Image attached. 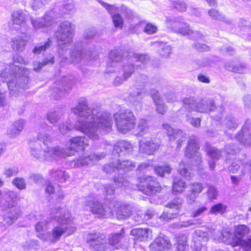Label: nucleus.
<instances>
[{
  "mask_svg": "<svg viewBox=\"0 0 251 251\" xmlns=\"http://www.w3.org/2000/svg\"><path fill=\"white\" fill-rule=\"evenodd\" d=\"M73 112L77 118L75 128L92 140H98L102 132H109L111 129V115L102 113L97 104L90 107L87 102L82 100L73 109Z\"/></svg>",
  "mask_w": 251,
  "mask_h": 251,
  "instance_id": "f257e3e1",
  "label": "nucleus"
},
{
  "mask_svg": "<svg viewBox=\"0 0 251 251\" xmlns=\"http://www.w3.org/2000/svg\"><path fill=\"white\" fill-rule=\"evenodd\" d=\"M23 59L21 57H13L14 63L9 65V69L2 71L0 73L1 81L6 82V85L9 90L10 97H16L18 93L28 88V78L21 75V69L15 63H21Z\"/></svg>",
  "mask_w": 251,
  "mask_h": 251,
  "instance_id": "f03ea898",
  "label": "nucleus"
},
{
  "mask_svg": "<svg viewBox=\"0 0 251 251\" xmlns=\"http://www.w3.org/2000/svg\"><path fill=\"white\" fill-rule=\"evenodd\" d=\"M17 200V197L13 192L3 194L0 199V208L4 212L3 220L9 225L14 223L20 215Z\"/></svg>",
  "mask_w": 251,
  "mask_h": 251,
  "instance_id": "7ed1b4c3",
  "label": "nucleus"
},
{
  "mask_svg": "<svg viewBox=\"0 0 251 251\" xmlns=\"http://www.w3.org/2000/svg\"><path fill=\"white\" fill-rule=\"evenodd\" d=\"M56 211L54 218L58 223L59 226L54 228L52 234L54 239L58 240L63 233H66L68 235L73 233L76 228L68 211L60 208L56 209Z\"/></svg>",
  "mask_w": 251,
  "mask_h": 251,
  "instance_id": "20e7f679",
  "label": "nucleus"
},
{
  "mask_svg": "<svg viewBox=\"0 0 251 251\" xmlns=\"http://www.w3.org/2000/svg\"><path fill=\"white\" fill-rule=\"evenodd\" d=\"M74 25L68 21H65L59 25L56 32V38L58 43V54L62 59H67L65 55L67 47L72 42Z\"/></svg>",
  "mask_w": 251,
  "mask_h": 251,
  "instance_id": "39448f33",
  "label": "nucleus"
},
{
  "mask_svg": "<svg viewBox=\"0 0 251 251\" xmlns=\"http://www.w3.org/2000/svg\"><path fill=\"white\" fill-rule=\"evenodd\" d=\"M183 108L188 112L192 111L201 113H209L214 111L216 106L214 100L212 98H205L199 101L196 100L194 97H189L182 100Z\"/></svg>",
  "mask_w": 251,
  "mask_h": 251,
  "instance_id": "423d86ee",
  "label": "nucleus"
},
{
  "mask_svg": "<svg viewBox=\"0 0 251 251\" xmlns=\"http://www.w3.org/2000/svg\"><path fill=\"white\" fill-rule=\"evenodd\" d=\"M118 130L125 134L132 129L135 125L136 117L129 109L120 111L113 116Z\"/></svg>",
  "mask_w": 251,
  "mask_h": 251,
  "instance_id": "0eeeda50",
  "label": "nucleus"
},
{
  "mask_svg": "<svg viewBox=\"0 0 251 251\" xmlns=\"http://www.w3.org/2000/svg\"><path fill=\"white\" fill-rule=\"evenodd\" d=\"M115 201H111L108 205H103L98 200H88L84 202V208L89 209L97 217L102 218H110L113 215V206H116Z\"/></svg>",
  "mask_w": 251,
  "mask_h": 251,
  "instance_id": "6e6552de",
  "label": "nucleus"
},
{
  "mask_svg": "<svg viewBox=\"0 0 251 251\" xmlns=\"http://www.w3.org/2000/svg\"><path fill=\"white\" fill-rule=\"evenodd\" d=\"M166 23L174 32L180 33L181 35L189 34L191 32L189 25L184 21L182 16L167 17Z\"/></svg>",
  "mask_w": 251,
  "mask_h": 251,
  "instance_id": "1a4fd4ad",
  "label": "nucleus"
},
{
  "mask_svg": "<svg viewBox=\"0 0 251 251\" xmlns=\"http://www.w3.org/2000/svg\"><path fill=\"white\" fill-rule=\"evenodd\" d=\"M139 190L147 195H153L159 192L161 187L153 176H147L141 178Z\"/></svg>",
  "mask_w": 251,
  "mask_h": 251,
  "instance_id": "9d476101",
  "label": "nucleus"
},
{
  "mask_svg": "<svg viewBox=\"0 0 251 251\" xmlns=\"http://www.w3.org/2000/svg\"><path fill=\"white\" fill-rule=\"evenodd\" d=\"M199 146L198 143V139L195 135L189 137L187 146L185 151V155L188 158H193L195 160V164L199 166L202 162L201 153L198 151Z\"/></svg>",
  "mask_w": 251,
  "mask_h": 251,
  "instance_id": "9b49d317",
  "label": "nucleus"
},
{
  "mask_svg": "<svg viewBox=\"0 0 251 251\" xmlns=\"http://www.w3.org/2000/svg\"><path fill=\"white\" fill-rule=\"evenodd\" d=\"M105 235L100 233L91 234L87 242L89 246L97 251H106L109 249Z\"/></svg>",
  "mask_w": 251,
  "mask_h": 251,
  "instance_id": "f8f14e48",
  "label": "nucleus"
},
{
  "mask_svg": "<svg viewBox=\"0 0 251 251\" xmlns=\"http://www.w3.org/2000/svg\"><path fill=\"white\" fill-rule=\"evenodd\" d=\"M250 232L248 227L245 225H239L235 229V238L236 240H239L238 246H241L243 249L247 250L248 251H251V236L248 238L247 240L242 238Z\"/></svg>",
  "mask_w": 251,
  "mask_h": 251,
  "instance_id": "ddd939ff",
  "label": "nucleus"
},
{
  "mask_svg": "<svg viewBox=\"0 0 251 251\" xmlns=\"http://www.w3.org/2000/svg\"><path fill=\"white\" fill-rule=\"evenodd\" d=\"M162 126L166 130L169 140L170 141L176 140L177 145V148L181 146V143L186 141V134L183 132L181 129L174 128L168 124H164Z\"/></svg>",
  "mask_w": 251,
  "mask_h": 251,
  "instance_id": "4468645a",
  "label": "nucleus"
},
{
  "mask_svg": "<svg viewBox=\"0 0 251 251\" xmlns=\"http://www.w3.org/2000/svg\"><path fill=\"white\" fill-rule=\"evenodd\" d=\"M235 138L246 146H251V120L247 119Z\"/></svg>",
  "mask_w": 251,
  "mask_h": 251,
  "instance_id": "2eb2a0df",
  "label": "nucleus"
},
{
  "mask_svg": "<svg viewBox=\"0 0 251 251\" xmlns=\"http://www.w3.org/2000/svg\"><path fill=\"white\" fill-rule=\"evenodd\" d=\"M160 144L152 140H147L143 139L139 141V151L142 153L147 155L153 154L159 149Z\"/></svg>",
  "mask_w": 251,
  "mask_h": 251,
  "instance_id": "dca6fc26",
  "label": "nucleus"
},
{
  "mask_svg": "<svg viewBox=\"0 0 251 251\" xmlns=\"http://www.w3.org/2000/svg\"><path fill=\"white\" fill-rule=\"evenodd\" d=\"M30 39L28 31L21 32V35L14 38L12 42V48L14 50L22 51L25 46L26 43Z\"/></svg>",
  "mask_w": 251,
  "mask_h": 251,
  "instance_id": "f3484780",
  "label": "nucleus"
},
{
  "mask_svg": "<svg viewBox=\"0 0 251 251\" xmlns=\"http://www.w3.org/2000/svg\"><path fill=\"white\" fill-rule=\"evenodd\" d=\"M26 15L22 10L14 11L12 14V20L14 25H18L21 32H26L29 27L26 25Z\"/></svg>",
  "mask_w": 251,
  "mask_h": 251,
  "instance_id": "a211bd4d",
  "label": "nucleus"
},
{
  "mask_svg": "<svg viewBox=\"0 0 251 251\" xmlns=\"http://www.w3.org/2000/svg\"><path fill=\"white\" fill-rule=\"evenodd\" d=\"M30 155L36 159L40 160H47L49 158V154H47V147L44 149H42L41 146L38 144L35 143L34 145L30 147L29 149Z\"/></svg>",
  "mask_w": 251,
  "mask_h": 251,
  "instance_id": "6ab92c4d",
  "label": "nucleus"
},
{
  "mask_svg": "<svg viewBox=\"0 0 251 251\" xmlns=\"http://www.w3.org/2000/svg\"><path fill=\"white\" fill-rule=\"evenodd\" d=\"M143 97V93L140 90H136L131 92L128 96L127 100L131 103L135 109L140 111L142 109V103L141 100Z\"/></svg>",
  "mask_w": 251,
  "mask_h": 251,
  "instance_id": "aec40b11",
  "label": "nucleus"
},
{
  "mask_svg": "<svg viewBox=\"0 0 251 251\" xmlns=\"http://www.w3.org/2000/svg\"><path fill=\"white\" fill-rule=\"evenodd\" d=\"M88 145V140L85 137L77 136L70 139L69 149L71 151H77L78 150H83L84 146Z\"/></svg>",
  "mask_w": 251,
  "mask_h": 251,
  "instance_id": "412c9836",
  "label": "nucleus"
},
{
  "mask_svg": "<svg viewBox=\"0 0 251 251\" xmlns=\"http://www.w3.org/2000/svg\"><path fill=\"white\" fill-rule=\"evenodd\" d=\"M125 237L123 230H121L120 233H116L111 234L109 236L108 242L109 245V250H115L120 249L122 246V240Z\"/></svg>",
  "mask_w": 251,
  "mask_h": 251,
  "instance_id": "4be33fe9",
  "label": "nucleus"
},
{
  "mask_svg": "<svg viewBox=\"0 0 251 251\" xmlns=\"http://www.w3.org/2000/svg\"><path fill=\"white\" fill-rule=\"evenodd\" d=\"M203 188V187L200 183L196 182L192 184L187 195V202L190 204L194 203Z\"/></svg>",
  "mask_w": 251,
  "mask_h": 251,
  "instance_id": "5701e85b",
  "label": "nucleus"
},
{
  "mask_svg": "<svg viewBox=\"0 0 251 251\" xmlns=\"http://www.w3.org/2000/svg\"><path fill=\"white\" fill-rule=\"evenodd\" d=\"M105 156V154L104 153H94L83 158L77 159L76 162L75 163V165H76L77 167H80L88 165L91 163H93L96 161H99L101 158H104Z\"/></svg>",
  "mask_w": 251,
  "mask_h": 251,
  "instance_id": "b1692460",
  "label": "nucleus"
},
{
  "mask_svg": "<svg viewBox=\"0 0 251 251\" xmlns=\"http://www.w3.org/2000/svg\"><path fill=\"white\" fill-rule=\"evenodd\" d=\"M115 201L117 203H116V206L114 207L115 208L117 218L118 220H125L128 218L131 214L130 207L127 205H120L118 202Z\"/></svg>",
  "mask_w": 251,
  "mask_h": 251,
  "instance_id": "393cba45",
  "label": "nucleus"
},
{
  "mask_svg": "<svg viewBox=\"0 0 251 251\" xmlns=\"http://www.w3.org/2000/svg\"><path fill=\"white\" fill-rule=\"evenodd\" d=\"M86 57V50L83 49L81 46L77 47V45H75L74 50L71 53L70 60L73 63L77 64Z\"/></svg>",
  "mask_w": 251,
  "mask_h": 251,
  "instance_id": "a878e982",
  "label": "nucleus"
},
{
  "mask_svg": "<svg viewBox=\"0 0 251 251\" xmlns=\"http://www.w3.org/2000/svg\"><path fill=\"white\" fill-rule=\"evenodd\" d=\"M132 150L131 144L126 141H121L117 143L114 146L112 154L117 156H120L124 151L129 152Z\"/></svg>",
  "mask_w": 251,
  "mask_h": 251,
  "instance_id": "bb28decb",
  "label": "nucleus"
},
{
  "mask_svg": "<svg viewBox=\"0 0 251 251\" xmlns=\"http://www.w3.org/2000/svg\"><path fill=\"white\" fill-rule=\"evenodd\" d=\"M151 231L147 228H135L130 231V234L141 241H146L151 235Z\"/></svg>",
  "mask_w": 251,
  "mask_h": 251,
  "instance_id": "cd10ccee",
  "label": "nucleus"
},
{
  "mask_svg": "<svg viewBox=\"0 0 251 251\" xmlns=\"http://www.w3.org/2000/svg\"><path fill=\"white\" fill-rule=\"evenodd\" d=\"M47 149L48 151H47V154L49 155V158H47V161H50L53 159L54 158L53 155L61 157L71 155L67 150L61 148L58 146L53 148L47 147Z\"/></svg>",
  "mask_w": 251,
  "mask_h": 251,
  "instance_id": "c85d7f7f",
  "label": "nucleus"
},
{
  "mask_svg": "<svg viewBox=\"0 0 251 251\" xmlns=\"http://www.w3.org/2000/svg\"><path fill=\"white\" fill-rule=\"evenodd\" d=\"M171 244L166 240L158 237L150 246L151 251H163L166 248H169Z\"/></svg>",
  "mask_w": 251,
  "mask_h": 251,
  "instance_id": "c756f323",
  "label": "nucleus"
},
{
  "mask_svg": "<svg viewBox=\"0 0 251 251\" xmlns=\"http://www.w3.org/2000/svg\"><path fill=\"white\" fill-rule=\"evenodd\" d=\"M194 238L195 240V245H201V248H205L209 240L208 233L201 230L195 231Z\"/></svg>",
  "mask_w": 251,
  "mask_h": 251,
  "instance_id": "7c9ffc66",
  "label": "nucleus"
},
{
  "mask_svg": "<svg viewBox=\"0 0 251 251\" xmlns=\"http://www.w3.org/2000/svg\"><path fill=\"white\" fill-rule=\"evenodd\" d=\"M123 51L122 50H112L109 53V59L110 62L108 64V67H114L116 63L121 61L123 58Z\"/></svg>",
  "mask_w": 251,
  "mask_h": 251,
  "instance_id": "2f4dec72",
  "label": "nucleus"
},
{
  "mask_svg": "<svg viewBox=\"0 0 251 251\" xmlns=\"http://www.w3.org/2000/svg\"><path fill=\"white\" fill-rule=\"evenodd\" d=\"M25 125V122L23 120L16 121L8 131V134L11 137H14L19 135L24 128Z\"/></svg>",
  "mask_w": 251,
  "mask_h": 251,
  "instance_id": "473e14b6",
  "label": "nucleus"
},
{
  "mask_svg": "<svg viewBox=\"0 0 251 251\" xmlns=\"http://www.w3.org/2000/svg\"><path fill=\"white\" fill-rule=\"evenodd\" d=\"M50 176L55 181L65 182L69 177L68 174L62 170H53L50 172Z\"/></svg>",
  "mask_w": 251,
  "mask_h": 251,
  "instance_id": "72a5a7b5",
  "label": "nucleus"
},
{
  "mask_svg": "<svg viewBox=\"0 0 251 251\" xmlns=\"http://www.w3.org/2000/svg\"><path fill=\"white\" fill-rule=\"evenodd\" d=\"M128 61L127 63H125L123 67V75L125 77V79H127L130 77L134 72L135 67H138L139 65L132 63V61L130 60V58L128 56Z\"/></svg>",
  "mask_w": 251,
  "mask_h": 251,
  "instance_id": "f704fd0d",
  "label": "nucleus"
},
{
  "mask_svg": "<svg viewBox=\"0 0 251 251\" xmlns=\"http://www.w3.org/2000/svg\"><path fill=\"white\" fill-rule=\"evenodd\" d=\"M117 165L118 171L121 173H126L135 168V163L130 160H124L120 162L119 160L117 161Z\"/></svg>",
  "mask_w": 251,
  "mask_h": 251,
  "instance_id": "c9c22d12",
  "label": "nucleus"
},
{
  "mask_svg": "<svg viewBox=\"0 0 251 251\" xmlns=\"http://www.w3.org/2000/svg\"><path fill=\"white\" fill-rule=\"evenodd\" d=\"M222 125L229 130L233 131L237 127L238 124L231 115H228L221 122Z\"/></svg>",
  "mask_w": 251,
  "mask_h": 251,
  "instance_id": "e433bc0d",
  "label": "nucleus"
},
{
  "mask_svg": "<svg viewBox=\"0 0 251 251\" xmlns=\"http://www.w3.org/2000/svg\"><path fill=\"white\" fill-rule=\"evenodd\" d=\"M222 241L226 244H230L233 247L238 246L239 240H236L234 235L228 232H223L222 234Z\"/></svg>",
  "mask_w": 251,
  "mask_h": 251,
  "instance_id": "4c0bfd02",
  "label": "nucleus"
},
{
  "mask_svg": "<svg viewBox=\"0 0 251 251\" xmlns=\"http://www.w3.org/2000/svg\"><path fill=\"white\" fill-rule=\"evenodd\" d=\"M205 151L213 160H218L222 156L221 151L210 144L205 145Z\"/></svg>",
  "mask_w": 251,
  "mask_h": 251,
  "instance_id": "58836bf2",
  "label": "nucleus"
},
{
  "mask_svg": "<svg viewBox=\"0 0 251 251\" xmlns=\"http://www.w3.org/2000/svg\"><path fill=\"white\" fill-rule=\"evenodd\" d=\"M181 204V200H174L172 202L168 203L165 206L167 208L166 210L170 213H176L177 211V216L179 213L180 207Z\"/></svg>",
  "mask_w": 251,
  "mask_h": 251,
  "instance_id": "ea45409f",
  "label": "nucleus"
},
{
  "mask_svg": "<svg viewBox=\"0 0 251 251\" xmlns=\"http://www.w3.org/2000/svg\"><path fill=\"white\" fill-rule=\"evenodd\" d=\"M73 78L74 77L73 76H66L64 78L62 81V87H60L58 88L60 97H63L64 95L63 92V90L67 91L71 88V86L74 83Z\"/></svg>",
  "mask_w": 251,
  "mask_h": 251,
  "instance_id": "a19ab883",
  "label": "nucleus"
},
{
  "mask_svg": "<svg viewBox=\"0 0 251 251\" xmlns=\"http://www.w3.org/2000/svg\"><path fill=\"white\" fill-rule=\"evenodd\" d=\"M128 56L129 57L130 60L134 62H140L143 64L147 63L150 60V57L146 54H138L136 53L130 52Z\"/></svg>",
  "mask_w": 251,
  "mask_h": 251,
  "instance_id": "79ce46f5",
  "label": "nucleus"
},
{
  "mask_svg": "<svg viewBox=\"0 0 251 251\" xmlns=\"http://www.w3.org/2000/svg\"><path fill=\"white\" fill-rule=\"evenodd\" d=\"M186 187L185 183L181 179L175 178L174 179L173 185V193L176 195L178 193L182 192Z\"/></svg>",
  "mask_w": 251,
  "mask_h": 251,
  "instance_id": "37998d69",
  "label": "nucleus"
},
{
  "mask_svg": "<svg viewBox=\"0 0 251 251\" xmlns=\"http://www.w3.org/2000/svg\"><path fill=\"white\" fill-rule=\"evenodd\" d=\"M149 122L147 120L144 118L139 120L137 125V130L139 131V134L141 136L149 131Z\"/></svg>",
  "mask_w": 251,
  "mask_h": 251,
  "instance_id": "c03bdc74",
  "label": "nucleus"
},
{
  "mask_svg": "<svg viewBox=\"0 0 251 251\" xmlns=\"http://www.w3.org/2000/svg\"><path fill=\"white\" fill-rule=\"evenodd\" d=\"M172 168L168 165L158 166L154 168L155 173L161 177H164L166 175H170Z\"/></svg>",
  "mask_w": 251,
  "mask_h": 251,
  "instance_id": "a18cd8bd",
  "label": "nucleus"
},
{
  "mask_svg": "<svg viewBox=\"0 0 251 251\" xmlns=\"http://www.w3.org/2000/svg\"><path fill=\"white\" fill-rule=\"evenodd\" d=\"M227 206L223 203H219L213 205L209 213L211 214L217 215L218 214H223L226 212Z\"/></svg>",
  "mask_w": 251,
  "mask_h": 251,
  "instance_id": "49530a36",
  "label": "nucleus"
},
{
  "mask_svg": "<svg viewBox=\"0 0 251 251\" xmlns=\"http://www.w3.org/2000/svg\"><path fill=\"white\" fill-rule=\"evenodd\" d=\"M188 238L187 237L183 234L180 236L178 242V245L177 247V251H187L188 249V244L187 242Z\"/></svg>",
  "mask_w": 251,
  "mask_h": 251,
  "instance_id": "de8ad7c7",
  "label": "nucleus"
},
{
  "mask_svg": "<svg viewBox=\"0 0 251 251\" xmlns=\"http://www.w3.org/2000/svg\"><path fill=\"white\" fill-rule=\"evenodd\" d=\"M51 43V41L49 39L44 44L35 46L33 49L32 52L35 55L39 54L50 48Z\"/></svg>",
  "mask_w": 251,
  "mask_h": 251,
  "instance_id": "09e8293b",
  "label": "nucleus"
},
{
  "mask_svg": "<svg viewBox=\"0 0 251 251\" xmlns=\"http://www.w3.org/2000/svg\"><path fill=\"white\" fill-rule=\"evenodd\" d=\"M111 18L114 26L122 29L124 22L122 16L119 13H115L111 15Z\"/></svg>",
  "mask_w": 251,
  "mask_h": 251,
  "instance_id": "8fccbe9b",
  "label": "nucleus"
},
{
  "mask_svg": "<svg viewBox=\"0 0 251 251\" xmlns=\"http://www.w3.org/2000/svg\"><path fill=\"white\" fill-rule=\"evenodd\" d=\"M178 171L181 176L187 179H190L193 176V174L188 170L186 165L182 162L179 164Z\"/></svg>",
  "mask_w": 251,
  "mask_h": 251,
  "instance_id": "3c124183",
  "label": "nucleus"
},
{
  "mask_svg": "<svg viewBox=\"0 0 251 251\" xmlns=\"http://www.w3.org/2000/svg\"><path fill=\"white\" fill-rule=\"evenodd\" d=\"M37 138L39 141L42 142L47 147H49L48 145L51 141L50 135L42 131L38 133Z\"/></svg>",
  "mask_w": 251,
  "mask_h": 251,
  "instance_id": "603ef678",
  "label": "nucleus"
},
{
  "mask_svg": "<svg viewBox=\"0 0 251 251\" xmlns=\"http://www.w3.org/2000/svg\"><path fill=\"white\" fill-rule=\"evenodd\" d=\"M60 118L59 111L50 112L47 115V119L52 124L56 123Z\"/></svg>",
  "mask_w": 251,
  "mask_h": 251,
  "instance_id": "864d4df0",
  "label": "nucleus"
},
{
  "mask_svg": "<svg viewBox=\"0 0 251 251\" xmlns=\"http://www.w3.org/2000/svg\"><path fill=\"white\" fill-rule=\"evenodd\" d=\"M175 212L176 213H174L173 214V213H170L165 210L159 216V219L162 222H169L177 217V211Z\"/></svg>",
  "mask_w": 251,
  "mask_h": 251,
  "instance_id": "5fc2aeb1",
  "label": "nucleus"
},
{
  "mask_svg": "<svg viewBox=\"0 0 251 251\" xmlns=\"http://www.w3.org/2000/svg\"><path fill=\"white\" fill-rule=\"evenodd\" d=\"M225 66L227 70L234 73H243L245 71V66L243 65H235L231 67L229 63H226Z\"/></svg>",
  "mask_w": 251,
  "mask_h": 251,
  "instance_id": "6e6d98bb",
  "label": "nucleus"
},
{
  "mask_svg": "<svg viewBox=\"0 0 251 251\" xmlns=\"http://www.w3.org/2000/svg\"><path fill=\"white\" fill-rule=\"evenodd\" d=\"M242 164V161L238 159H234L230 165L228 167V170L232 173H236L239 169L241 165Z\"/></svg>",
  "mask_w": 251,
  "mask_h": 251,
  "instance_id": "4d7b16f0",
  "label": "nucleus"
},
{
  "mask_svg": "<svg viewBox=\"0 0 251 251\" xmlns=\"http://www.w3.org/2000/svg\"><path fill=\"white\" fill-rule=\"evenodd\" d=\"M19 170L16 166H11L4 168L3 175L6 178L10 177L13 176H16L18 173Z\"/></svg>",
  "mask_w": 251,
  "mask_h": 251,
  "instance_id": "13d9d810",
  "label": "nucleus"
},
{
  "mask_svg": "<svg viewBox=\"0 0 251 251\" xmlns=\"http://www.w3.org/2000/svg\"><path fill=\"white\" fill-rule=\"evenodd\" d=\"M12 183L20 190H24L26 188V183L25 179L23 177L15 178L12 181Z\"/></svg>",
  "mask_w": 251,
  "mask_h": 251,
  "instance_id": "bf43d9fd",
  "label": "nucleus"
},
{
  "mask_svg": "<svg viewBox=\"0 0 251 251\" xmlns=\"http://www.w3.org/2000/svg\"><path fill=\"white\" fill-rule=\"evenodd\" d=\"M120 176H114V181L115 185L118 187L122 186L126 187L128 182L123 177L122 173L120 174Z\"/></svg>",
  "mask_w": 251,
  "mask_h": 251,
  "instance_id": "052dcab7",
  "label": "nucleus"
},
{
  "mask_svg": "<svg viewBox=\"0 0 251 251\" xmlns=\"http://www.w3.org/2000/svg\"><path fill=\"white\" fill-rule=\"evenodd\" d=\"M172 50L171 47L166 44L161 45L158 50L160 54L164 57H167L171 53Z\"/></svg>",
  "mask_w": 251,
  "mask_h": 251,
  "instance_id": "680f3d73",
  "label": "nucleus"
},
{
  "mask_svg": "<svg viewBox=\"0 0 251 251\" xmlns=\"http://www.w3.org/2000/svg\"><path fill=\"white\" fill-rule=\"evenodd\" d=\"M208 13L209 16L214 20L224 21L225 19L224 16L221 14L217 10L215 9H210L208 11Z\"/></svg>",
  "mask_w": 251,
  "mask_h": 251,
  "instance_id": "e2e57ef3",
  "label": "nucleus"
},
{
  "mask_svg": "<svg viewBox=\"0 0 251 251\" xmlns=\"http://www.w3.org/2000/svg\"><path fill=\"white\" fill-rule=\"evenodd\" d=\"M182 228L192 226L199 225L202 223V221L199 220H190L186 221H180Z\"/></svg>",
  "mask_w": 251,
  "mask_h": 251,
  "instance_id": "0e129e2a",
  "label": "nucleus"
},
{
  "mask_svg": "<svg viewBox=\"0 0 251 251\" xmlns=\"http://www.w3.org/2000/svg\"><path fill=\"white\" fill-rule=\"evenodd\" d=\"M225 151L227 154H234L239 151V150L237 148V146L233 144H228L225 146Z\"/></svg>",
  "mask_w": 251,
  "mask_h": 251,
  "instance_id": "69168bd1",
  "label": "nucleus"
},
{
  "mask_svg": "<svg viewBox=\"0 0 251 251\" xmlns=\"http://www.w3.org/2000/svg\"><path fill=\"white\" fill-rule=\"evenodd\" d=\"M117 165V161L105 164L103 166V171L106 173L112 174L115 170L118 171Z\"/></svg>",
  "mask_w": 251,
  "mask_h": 251,
  "instance_id": "338daca9",
  "label": "nucleus"
},
{
  "mask_svg": "<svg viewBox=\"0 0 251 251\" xmlns=\"http://www.w3.org/2000/svg\"><path fill=\"white\" fill-rule=\"evenodd\" d=\"M174 7L180 12L186 11L187 6L186 3L180 0L175 1L173 2Z\"/></svg>",
  "mask_w": 251,
  "mask_h": 251,
  "instance_id": "774afa93",
  "label": "nucleus"
}]
</instances>
